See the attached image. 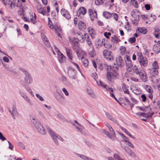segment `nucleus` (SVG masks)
<instances>
[{"mask_svg":"<svg viewBox=\"0 0 160 160\" xmlns=\"http://www.w3.org/2000/svg\"><path fill=\"white\" fill-rule=\"evenodd\" d=\"M19 70L23 72L24 74V79L25 83L28 84L32 83L33 82V79L29 72L23 68H20Z\"/></svg>","mask_w":160,"mask_h":160,"instance_id":"nucleus-1","label":"nucleus"},{"mask_svg":"<svg viewBox=\"0 0 160 160\" xmlns=\"http://www.w3.org/2000/svg\"><path fill=\"white\" fill-rule=\"evenodd\" d=\"M31 121L39 132L43 135L46 134V131L39 121L36 120L35 118H32Z\"/></svg>","mask_w":160,"mask_h":160,"instance_id":"nucleus-2","label":"nucleus"},{"mask_svg":"<svg viewBox=\"0 0 160 160\" xmlns=\"http://www.w3.org/2000/svg\"><path fill=\"white\" fill-rule=\"evenodd\" d=\"M46 128L49 132V134L52 138L54 143L57 145H58L59 143L58 142V139L63 142L64 139L60 136L56 134L53 131H52L48 126H46Z\"/></svg>","mask_w":160,"mask_h":160,"instance_id":"nucleus-3","label":"nucleus"},{"mask_svg":"<svg viewBox=\"0 0 160 160\" xmlns=\"http://www.w3.org/2000/svg\"><path fill=\"white\" fill-rule=\"evenodd\" d=\"M105 125L109 129L110 133L104 129H103L102 131L103 133L107 135L111 139L113 140H114L116 135L114 130L109 124L107 123L105 124Z\"/></svg>","mask_w":160,"mask_h":160,"instance_id":"nucleus-4","label":"nucleus"},{"mask_svg":"<svg viewBox=\"0 0 160 160\" xmlns=\"http://www.w3.org/2000/svg\"><path fill=\"white\" fill-rule=\"evenodd\" d=\"M137 55L138 62L141 66L146 67L148 64V60L146 57H143L141 52H137Z\"/></svg>","mask_w":160,"mask_h":160,"instance_id":"nucleus-5","label":"nucleus"},{"mask_svg":"<svg viewBox=\"0 0 160 160\" xmlns=\"http://www.w3.org/2000/svg\"><path fill=\"white\" fill-rule=\"evenodd\" d=\"M68 73L69 77L72 79L75 80L77 78L76 71L70 66L68 67Z\"/></svg>","mask_w":160,"mask_h":160,"instance_id":"nucleus-6","label":"nucleus"},{"mask_svg":"<svg viewBox=\"0 0 160 160\" xmlns=\"http://www.w3.org/2000/svg\"><path fill=\"white\" fill-rule=\"evenodd\" d=\"M8 109L13 118L15 119V116L18 115V113L16 108V103H13L12 110H10L9 108H8Z\"/></svg>","mask_w":160,"mask_h":160,"instance_id":"nucleus-7","label":"nucleus"},{"mask_svg":"<svg viewBox=\"0 0 160 160\" xmlns=\"http://www.w3.org/2000/svg\"><path fill=\"white\" fill-rule=\"evenodd\" d=\"M111 52L108 51L107 50H104L103 51V55L104 57L107 59L112 61L113 59V58L111 55Z\"/></svg>","mask_w":160,"mask_h":160,"instance_id":"nucleus-8","label":"nucleus"},{"mask_svg":"<svg viewBox=\"0 0 160 160\" xmlns=\"http://www.w3.org/2000/svg\"><path fill=\"white\" fill-rule=\"evenodd\" d=\"M122 148L124 150L125 152L129 155L132 157L136 156V155L135 153L128 147L125 146L122 147Z\"/></svg>","mask_w":160,"mask_h":160,"instance_id":"nucleus-9","label":"nucleus"},{"mask_svg":"<svg viewBox=\"0 0 160 160\" xmlns=\"http://www.w3.org/2000/svg\"><path fill=\"white\" fill-rule=\"evenodd\" d=\"M58 59L60 63H64L65 61V57L57 49Z\"/></svg>","mask_w":160,"mask_h":160,"instance_id":"nucleus-10","label":"nucleus"},{"mask_svg":"<svg viewBox=\"0 0 160 160\" xmlns=\"http://www.w3.org/2000/svg\"><path fill=\"white\" fill-rule=\"evenodd\" d=\"M61 13L63 16L67 19L71 18V16L69 12L66 9L62 8L61 10Z\"/></svg>","mask_w":160,"mask_h":160,"instance_id":"nucleus-11","label":"nucleus"},{"mask_svg":"<svg viewBox=\"0 0 160 160\" xmlns=\"http://www.w3.org/2000/svg\"><path fill=\"white\" fill-rule=\"evenodd\" d=\"M88 13L92 20H93L95 18H97V13L96 11H92L90 9L88 10Z\"/></svg>","mask_w":160,"mask_h":160,"instance_id":"nucleus-12","label":"nucleus"},{"mask_svg":"<svg viewBox=\"0 0 160 160\" xmlns=\"http://www.w3.org/2000/svg\"><path fill=\"white\" fill-rule=\"evenodd\" d=\"M138 75H139L143 81L144 82L147 81L148 78L146 72L144 71L140 70Z\"/></svg>","mask_w":160,"mask_h":160,"instance_id":"nucleus-13","label":"nucleus"},{"mask_svg":"<svg viewBox=\"0 0 160 160\" xmlns=\"http://www.w3.org/2000/svg\"><path fill=\"white\" fill-rule=\"evenodd\" d=\"M107 78L108 79L110 82L113 80L115 79L116 78L115 74L112 73V72H108L107 73Z\"/></svg>","mask_w":160,"mask_h":160,"instance_id":"nucleus-14","label":"nucleus"},{"mask_svg":"<svg viewBox=\"0 0 160 160\" xmlns=\"http://www.w3.org/2000/svg\"><path fill=\"white\" fill-rule=\"evenodd\" d=\"M116 60L117 64L118 66L122 67L124 65L123 60L121 56H117L116 58Z\"/></svg>","mask_w":160,"mask_h":160,"instance_id":"nucleus-15","label":"nucleus"},{"mask_svg":"<svg viewBox=\"0 0 160 160\" xmlns=\"http://www.w3.org/2000/svg\"><path fill=\"white\" fill-rule=\"evenodd\" d=\"M150 74L153 77H155L158 74V69L150 68L149 69Z\"/></svg>","mask_w":160,"mask_h":160,"instance_id":"nucleus-16","label":"nucleus"},{"mask_svg":"<svg viewBox=\"0 0 160 160\" xmlns=\"http://www.w3.org/2000/svg\"><path fill=\"white\" fill-rule=\"evenodd\" d=\"M87 12V10L83 7H81L77 11V14L78 16L80 15H84Z\"/></svg>","mask_w":160,"mask_h":160,"instance_id":"nucleus-17","label":"nucleus"},{"mask_svg":"<svg viewBox=\"0 0 160 160\" xmlns=\"http://www.w3.org/2000/svg\"><path fill=\"white\" fill-rule=\"evenodd\" d=\"M2 64L5 68L11 74H16V72L10 67L9 66L8 64L3 63H2Z\"/></svg>","mask_w":160,"mask_h":160,"instance_id":"nucleus-18","label":"nucleus"},{"mask_svg":"<svg viewBox=\"0 0 160 160\" xmlns=\"http://www.w3.org/2000/svg\"><path fill=\"white\" fill-rule=\"evenodd\" d=\"M84 39L85 38L87 42L88 45L89 46L92 45V42L91 41V38L89 36L88 34L87 33L84 34Z\"/></svg>","mask_w":160,"mask_h":160,"instance_id":"nucleus-19","label":"nucleus"},{"mask_svg":"<svg viewBox=\"0 0 160 160\" xmlns=\"http://www.w3.org/2000/svg\"><path fill=\"white\" fill-rule=\"evenodd\" d=\"M153 51L155 53H158L160 51V45L159 44H156L153 47Z\"/></svg>","mask_w":160,"mask_h":160,"instance_id":"nucleus-20","label":"nucleus"},{"mask_svg":"<svg viewBox=\"0 0 160 160\" xmlns=\"http://www.w3.org/2000/svg\"><path fill=\"white\" fill-rule=\"evenodd\" d=\"M78 27L79 30H84L86 28L85 23L82 21H80L78 24Z\"/></svg>","mask_w":160,"mask_h":160,"instance_id":"nucleus-21","label":"nucleus"},{"mask_svg":"<svg viewBox=\"0 0 160 160\" xmlns=\"http://www.w3.org/2000/svg\"><path fill=\"white\" fill-rule=\"evenodd\" d=\"M105 40L103 39L101 40L100 39H98L95 42V45L96 46H98L97 47L98 48V47L100 46L103 45L104 42H105Z\"/></svg>","mask_w":160,"mask_h":160,"instance_id":"nucleus-22","label":"nucleus"},{"mask_svg":"<svg viewBox=\"0 0 160 160\" xmlns=\"http://www.w3.org/2000/svg\"><path fill=\"white\" fill-rule=\"evenodd\" d=\"M139 12L136 10H133L131 12V15L132 17L135 19L138 18L139 15L138 14Z\"/></svg>","mask_w":160,"mask_h":160,"instance_id":"nucleus-23","label":"nucleus"},{"mask_svg":"<svg viewBox=\"0 0 160 160\" xmlns=\"http://www.w3.org/2000/svg\"><path fill=\"white\" fill-rule=\"evenodd\" d=\"M75 34L77 36V38L79 39V41L82 40L83 41L84 39V35L83 36L80 32H78L75 33Z\"/></svg>","mask_w":160,"mask_h":160,"instance_id":"nucleus-24","label":"nucleus"},{"mask_svg":"<svg viewBox=\"0 0 160 160\" xmlns=\"http://www.w3.org/2000/svg\"><path fill=\"white\" fill-rule=\"evenodd\" d=\"M81 61L83 65L85 67H87L88 65V61L86 58L82 57L81 58Z\"/></svg>","mask_w":160,"mask_h":160,"instance_id":"nucleus-25","label":"nucleus"},{"mask_svg":"<svg viewBox=\"0 0 160 160\" xmlns=\"http://www.w3.org/2000/svg\"><path fill=\"white\" fill-rule=\"evenodd\" d=\"M38 12L41 13L43 15H45L47 12L44 11L43 8L41 7V6H38Z\"/></svg>","mask_w":160,"mask_h":160,"instance_id":"nucleus-26","label":"nucleus"},{"mask_svg":"<svg viewBox=\"0 0 160 160\" xmlns=\"http://www.w3.org/2000/svg\"><path fill=\"white\" fill-rule=\"evenodd\" d=\"M66 52L67 53V55L68 58H69L71 60H72V59L73 56L71 50L69 49L66 48Z\"/></svg>","mask_w":160,"mask_h":160,"instance_id":"nucleus-27","label":"nucleus"},{"mask_svg":"<svg viewBox=\"0 0 160 160\" xmlns=\"http://www.w3.org/2000/svg\"><path fill=\"white\" fill-rule=\"evenodd\" d=\"M125 61L126 62V65H129L130 66L131 64H132L130 58L128 55H126L125 57Z\"/></svg>","mask_w":160,"mask_h":160,"instance_id":"nucleus-28","label":"nucleus"},{"mask_svg":"<svg viewBox=\"0 0 160 160\" xmlns=\"http://www.w3.org/2000/svg\"><path fill=\"white\" fill-rule=\"evenodd\" d=\"M129 139L128 138H127V139H124V140H123L122 141L123 142H126V144L128 146L132 148H134V145L131 143L129 141Z\"/></svg>","mask_w":160,"mask_h":160,"instance_id":"nucleus-29","label":"nucleus"},{"mask_svg":"<svg viewBox=\"0 0 160 160\" xmlns=\"http://www.w3.org/2000/svg\"><path fill=\"white\" fill-rule=\"evenodd\" d=\"M88 32L92 37H93L95 34V32L91 27H89L88 28Z\"/></svg>","mask_w":160,"mask_h":160,"instance_id":"nucleus-30","label":"nucleus"},{"mask_svg":"<svg viewBox=\"0 0 160 160\" xmlns=\"http://www.w3.org/2000/svg\"><path fill=\"white\" fill-rule=\"evenodd\" d=\"M110 68L111 69L110 72H112V73H114V74H115V76H116L117 74V71L118 69V67L115 66L111 68L110 67Z\"/></svg>","mask_w":160,"mask_h":160,"instance_id":"nucleus-31","label":"nucleus"},{"mask_svg":"<svg viewBox=\"0 0 160 160\" xmlns=\"http://www.w3.org/2000/svg\"><path fill=\"white\" fill-rule=\"evenodd\" d=\"M103 15V16L106 18H109L112 16L111 14L107 11L104 12Z\"/></svg>","mask_w":160,"mask_h":160,"instance_id":"nucleus-32","label":"nucleus"},{"mask_svg":"<svg viewBox=\"0 0 160 160\" xmlns=\"http://www.w3.org/2000/svg\"><path fill=\"white\" fill-rule=\"evenodd\" d=\"M103 45L106 48H110L112 47V45L108 42L107 40H105V42H104Z\"/></svg>","mask_w":160,"mask_h":160,"instance_id":"nucleus-33","label":"nucleus"},{"mask_svg":"<svg viewBox=\"0 0 160 160\" xmlns=\"http://www.w3.org/2000/svg\"><path fill=\"white\" fill-rule=\"evenodd\" d=\"M138 30L140 33L143 34H145L147 32V29L144 27L138 28Z\"/></svg>","mask_w":160,"mask_h":160,"instance_id":"nucleus-34","label":"nucleus"},{"mask_svg":"<svg viewBox=\"0 0 160 160\" xmlns=\"http://www.w3.org/2000/svg\"><path fill=\"white\" fill-rule=\"evenodd\" d=\"M122 88L124 92L127 94H129L130 92L128 89L125 84H123L122 86Z\"/></svg>","mask_w":160,"mask_h":160,"instance_id":"nucleus-35","label":"nucleus"},{"mask_svg":"<svg viewBox=\"0 0 160 160\" xmlns=\"http://www.w3.org/2000/svg\"><path fill=\"white\" fill-rule=\"evenodd\" d=\"M111 40L113 43L116 44L118 42V38L115 36H114L111 37Z\"/></svg>","mask_w":160,"mask_h":160,"instance_id":"nucleus-36","label":"nucleus"},{"mask_svg":"<svg viewBox=\"0 0 160 160\" xmlns=\"http://www.w3.org/2000/svg\"><path fill=\"white\" fill-rule=\"evenodd\" d=\"M96 82L97 84L99 86L102 87L104 88L108 89V88H107V86L106 85L104 84V83L101 81L100 80L99 82V83L97 81H96Z\"/></svg>","mask_w":160,"mask_h":160,"instance_id":"nucleus-37","label":"nucleus"},{"mask_svg":"<svg viewBox=\"0 0 160 160\" xmlns=\"http://www.w3.org/2000/svg\"><path fill=\"white\" fill-rule=\"evenodd\" d=\"M152 68L158 69L159 68V67L158 62L156 61H154L152 63Z\"/></svg>","mask_w":160,"mask_h":160,"instance_id":"nucleus-38","label":"nucleus"},{"mask_svg":"<svg viewBox=\"0 0 160 160\" xmlns=\"http://www.w3.org/2000/svg\"><path fill=\"white\" fill-rule=\"evenodd\" d=\"M105 0H95V3L97 5H100L103 3Z\"/></svg>","mask_w":160,"mask_h":160,"instance_id":"nucleus-39","label":"nucleus"},{"mask_svg":"<svg viewBox=\"0 0 160 160\" xmlns=\"http://www.w3.org/2000/svg\"><path fill=\"white\" fill-rule=\"evenodd\" d=\"M77 156L81 158L82 159L84 160H87L88 158V157L84 155H82V154H81L78 153H77Z\"/></svg>","mask_w":160,"mask_h":160,"instance_id":"nucleus-40","label":"nucleus"},{"mask_svg":"<svg viewBox=\"0 0 160 160\" xmlns=\"http://www.w3.org/2000/svg\"><path fill=\"white\" fill-rule=\"evenodd\" d=\"M24 99L27 102L29 105L31 106L32 105V103L30 99L27 96L24 98Z\"/></svg>","mask_w":160,"mask_h":160,"instance_id":"nucleus-41","label":"nucleus"},{"mask_svg":"<svg viewBox=\"0 0 160 160\" xmlns=\"http://www.w3.org/2000/svg\"><path fill=\"white\" fill-rule=\"evenodd\" d=\"M24 99L27 102L29 105L31 106L32 105V103L30 99L27 96L24 98Z\"/></svg>","mask_w":160,"mask_h":160,"instance_id":"nucleus-42","label":"nucleus"},{"mask_svg":"<svg viewBox=\"0 0 160 160\" xmlns=\"http://www.w3.org/2000/svg\"><path fill=\"white\" fill-rule=\"evenodd\" d=\"M131 3L136 8L138 7V4L136 0H131Z\"/></svg>","mask_w":160,"mask_h":160,"instance_id":"nucleus-43","label":"nucleus"},{"mask_svg":"<svg viewBox=\"0 0 160 160\" xmlns=\"http://www.w3.org/2000/svg\"><path fill=\"white\" fill-rule=\"evenodd\" d=\"M146 89L147 91L149 93H153V90L150 86L146 85Z\"/></svg>","mask_w":160,"mask_h":160,"instance_id":"nucleus-44","label":"nucleus"},{"mask_svg":"<svg viewBox=\"0 0 160 160\" xmlns=\"http://www.w3.org/2000/svg\"><path fill=\"white\" fill-rule=\"evenodd\" d=\"M74 127L77 130L80 132L82 133V134H83L84 133V132L83 131L82 129L81 128H79L78 127L76 124L75 123L72 124Z\"/></svg>","mask_w":160,"mask_h":160,"instance_id":"nucleus-45","label":"nucleus"},{"mask_svg":"<svg viewBox=\"0 0 160 160\" xmlns=\"http://www.w3.org/2000/svg\"><path fill=\"white\" fill-rule=\"evenodd\" d=\"M132 70L136 74H137V75L139 74V72H140V71H139L138 69V68L136 66H134L132 68Z\"/></svg>","mask_w":160,"mask_h":160,"instance_id":"nucleus-46","label":"nucleus"},{"mask_svg":"<svg viewBox=\"0 0 160 160\" xmlns=\"http://www.w3.org/2000/svg\"><path fill=\"white\" fill-rule=\"evenodd\" d=\"M36 19V14L34 13V16L32 15V17L30 18V20L31 22L34 24L36 23V22L35 21Z\"/></svg>","mask_w":160,"mask_h":160,"instance_id":"nucleus-47","label":"nucleus"},{"mask_svg":"<svg viewBox=\"0 0 160 160\" xmlns=\"http://www.w3.org/2000/svg\"><path fill=\"white\" fill-rule=\"evenodd\" d=\"M136 39L134 37L129 38L128 40V41L131 43H134L135 42Z\"/></svg>","mask_w":160,"mask_h":160,"instance_id":"nucleus-48","label":"nucleus"},{"mask_svg":"<svg viewBox=\"0 0 160 160\" xmlns=\"http://www.w3.org/2000/svg\"><path fill=\"white\" fill-rule=\"evenodd\" d=\"M109 119L117 124H118V121L115 118L113 117L112 116L111 117V118H110Z\"/></svg>","mask_w":160,"mask_h":160,"instance_id":"nucleus-49","label":"nucleus"},{"mask_svg":"<svg viewBox=\"0 0 160 160\" xmlns=\"http://www.w3.org/2000/svg\"><path fill=\"white\" fill-rule=\"evenodd\" d=\"M113 157L116 160H121V158L117 153H115L114 154Z\"/></svg>","mask_w":160,"mask_h":160,"instance_id":"nucleus-50","label":"nucleus"},{"mask_svg":"<svg viewBox=\"0 0 160 160\" xmlns=\"http://www.w3.org/2000/svg\"><path fill=\"white\" fill-rule=\"evenodd\" d=\"M112 16L113 17L114 19L116 20V21H117L118 19V15L115 13H112L111 14Z\"/></svg>","mask_w":160,"mask_h":160,"instance_id":"nucleus-51","label":"nucleus"},{"mask_svg":"<svg viewBox=\"0 0 160 160\" xmlns=\"http://www.w3.org/2000/svg\"><path fill=\"white\" fill-rule=\"evenodd\" d=\"M36 96L37 98H38L39 100L43 102L44 101V98L40 95H39L38 94H36Z\"/></svg>","mask_w":160,"mask_h":160,"instance_id":"nucleus-52","label":"nucleus"},{"mask_svg":"<svg viewBox=\"0 0 160 160\" xmlns=\"http://www.w3.org/2000/svg\"><path fill=\"white\" fill-rule=\"evenodd\" d=\"M79 41V39L76 38H73L72 41V42L75 43V44L77 43Z\"/></svg>","mask_w":160,"mask_h":160,"instance_id":"nucleus-53","label":"nucleus"},{"mask_svg":"<svg viewBox=\"0 0 160 160\" xmlns=\"http://www.w3.org/2000/svg\"><path fill=\"white\" fill-rule=\"evenodd\" d=\"M17 7H19L21 9H22V3L19 1V0L18 1V3H17Z\"/></svg>","mask_w":160,"mask_h":160,"instance_id":"nucleus-54","label":"nucleus"},{"mask_svg":"<svg viewBox=\"0 0 160 160\" xmlns=\"http://www.w3.org/2000/svg\"><path fill=\"white\" fill-rule=\"evenodd\" d=\"M52 23L51 22H49L48 25V26L52 29H54V30L56 28H54V26L52 25Z\"/></svg>","mask_w":160,"mask_h":160,"instance_id":"nucleus-55","label":"nucleus"},{"mask_svg":"<svg viewBox=\"0 0 160 160\" xmlns=\"http://www.w3.org/2000/svg\"><path fill=\"white\" fill-rule=\"evenodd\" d=\"M41 37L43 42L48 40L46 37L43 34H41Z\"/></svg>","mask_w":160,"mask_h":160,"instance_id":"nucleus-56","label":"nucleus"},{"mask_svg":"<svg viewBox=\"0 0 160 160\" xmlns=\"http://www.w3.org/2000/svg\"><path fill=\"white\" fill-rule=\"evenodd\" d=\"M45 44L47 47H50V44L48 40L44 42Z\"/></svg>","mask_w":160,"mask_h":160,"instance_id":"nucleus-57","label":"nucleus"},{"mask_svg":"<svg viewBox=\"0 0 160 160\" xmlns=\"http://www.w3.org/2000/svg\"><path fill=\"white\" fill-rule=\"evenodd\" d=\"M18 145L21 147L22 149H25V148L24 145L21 142H18Z\"/></svg>","mask_w":160,"mask_h":160,"instance_id":"nucleus-58","label":"nucleus"},{"mask_svg":"<svg viewBox=\"0 0 160 160\" xmlns=\"http://www.w3.org/2000/svg\"><path fill=\"white\" fill-rule=\"evenodd\" d=\"M141 97L142 98V101L143 102H145L146 101L147 98L146 96L144 94L142 95L141 96Z\"/></svg>","mask_w":160,"mask_h":160,"instance_id":"nucleus-59","label":"nucleus"},{"mask_svg":"<svg viewBox=\"0 0 160 160\" xmlns=\"http://www.w3.org/2000/svg\"><path fill=\"white\" fill-rule=\"evenodd\" d=\"M132 64H131L130 65H127V71L129 72H130L132 71Z\"/></svg>","mask_w":160,"mask_h":160,"instance_id":"nucleus-60","label":"nucleus"},{"mask_svg":"<svg viewBox=\"0 0 160 160\" xmlns=\"http://www.w3.org/2000/svg\"><path fill=\"white\" fill-rule=\"evenodd\" d=\"M62 91L66 96H67L68 95H69L68 92L65 88H63L62 89Z\"/></svg>","mask_w":160,"mask_h":160,"instance_id":"nucleus-61","label":"nucleus"},{"mask_svg":"<svg viewBox=\"0 0 160 160\" xmlns=\"http://www.w3.org/2000/svg\"><path fill=\"white\" fill-rule=\"evenodd\" d=\"M0 139L2 141H4L6 139V138L4 137L2 133L0 132Z\"/></svg>","mask_w":160,"mask_h":160,"instance_id":"nucleus-62","label":"nucleus"},{"mask_svg":"<svg viewBox=\"0 0 160 160\" xmlns=\"http://www.w3.org/2000/svg\"><path fill=\"white\" fill-rule=\"evenodd\" d=\"M104 35L105 36V37H106V38H109V36H110L111 35V33L110 32H105L104 33Z\"/></svg>","mask_w":160,"mask_h":160,"instance_id":"nucleus-63","label":"nucleus"},{"mask_svg":"<svg viewBox=\"0 0 160 160\" xmlns=\"http://www.w3.org/2000/svg\"><path fill=\"white\" fill-rule=\"evenodd\" d=\"M120 49L121 50H122V52H123V53L125 52L126 50V48L125 47L123 46L120 47Z\"/></svg>","mask_w":160,"mask_h":160,"instance_id":"nucleus-64","label":"nucleus"}]
</instances>
